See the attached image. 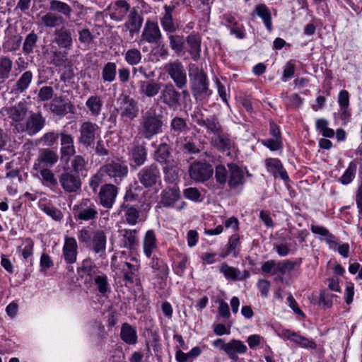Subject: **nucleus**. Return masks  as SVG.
Returning <instances> with one entry per match:
<instances>
[{
	"mask_svg": "<svg viewBox=\"0 0 362 362\" xmlns=\"http://www.w3.org/2000/svg\"><path fill=\"white\" fill-rule=\"evenodd\" d=\"M356 170L357 164L354 161L351 162L344 174L339 178V182L344 185L351 183L356 176Z\"/></svg>",
	"mask_w": 362,
	"mask_h": 362,
	"instance_id": "56",
	"label": "nucleus"
},
{
	"mask_svg": "<svg viewBox=\"0 0 362 362\" xmlns=\"http://www.w3.org/2000/svg\"><path fill=\"white\" fill-rule=\"evenodd\" d=\"M86 163V160L82 156H75L71 160V166L72 168L71 172L78 175L79 173L82 172L85 169Z\"/></svg>",
	"mask_w": 362,
	"mask_h": 362,
	"instance_id": "63",
	"label": "nucleus"
},
{
	"mask_svg": "<svg viewBox=\"0 0 362 362\" xmlns=\"http://www.w3.org/2000/svg\"><path fill=\"white\" fill-rule=\"evenodd\" d=\"M27 112V105L23 102H20L7 110L8 117L11 119V124L16 132H18V125L23 124V121L26 117Z\"/></svg>",
	"mask_w": 362,
	"mask_h": 362,
	"instance_id": "20",
	"label": "nucleus"
},
{
	"mask_svg": "<svg viewBox=\"0 0 362 362\" xmlns=\"http://www.w3.org/2000/svg\"><path fill=\"white\" fill-rule=\"evenodd\" d=\"M92 281L101 295L105 296L107 292L110 291V286L106 274L98 272L97 275L93 276Z\"/></svg>",
	"mask_w": 362,
	"mask_h": 362,
	"instance_id": "51",
	"label": "nucleus"
},
{
	"mask_svg": "<svg viewBox=\"0 0 362 362\" xmlns=\"http://www.w3.org/2000/svg\"><path fill=\"white\" fill-rule=\"evenodd\" d=\"M45 118L40 112H31L26 122L18 125V133L25 132L29 136H34L45 125Z\"/></svg>",
	"mask_w": 362,
	"mask_h": 362,
	"instance_id": "7",
	"label": "nucleus"
},
{
	"mask_svg": "<svg viewBox=\"0 0 362 362\" xmlns=\"http://www.w3.org/2000/svg\"><path fill=\"white\" fill-rule=\"evenodd\" d=\"M65 19L61 15L54 12H47L41 17V23L47 28H57L65 23Z\"/></svg>",
	"mask_w": 362,
	"mask_h": 362,
	"instance_id": "39",
	"label": "nucleus"
},
{
	"mask_svg": "<svg viewBox=\"0 0 362 362\" xmlns=\"http://www.w3.org/2000/svg\"><path fill=\"white\" fill-rule=\"evenodd\" d=\"M151 259L150 262L151 267L156 272L157 276L161 280H165L168 275V267L165 262L158 257L153 255L150 258Z\"/></svg>",
	"mask_w": 362,
	"mask_h": 362,
	"instance_id": "36",
	"label": "nucleus"
},
{
	"mask_svg": "<svg viewBox=\"0 0 362 362\" xmlns=\"http://www.w3.org/2000/svg\"><path fill=\"white\" fill-rule=\"evenodd\" d=\"M130 8L127 2L123 0H118L109 5L107 11L112 20L122 21L126 16Z\"/></svg>",
	"mask_w": 362,
	"mask_h": 362,
	"instance_id": "23",
	"label": "nucleus"
},
{
	"mask_svg": "<svg viewBox=\"0 0 362 362\" xmlns=\"http://www.w3.org/2000/svg\"><path fill=\"white\" fill-rule=\"evenodd\" d=\"M189 174L193 180L203 182L212 176L213 169L210 165L198 162L191 165Z\"/></svg>",
	"mask_w": 362,
	"mask_h": 362,
	"instance_id": "17",
	"label": "nucleus"
},
{
	"mask_svg": "<svg viewBox=\"0 0 362 362\" xmlns=\"http://www.w3.org/2000/svg\"><path fill=\"white\" fill-rule=\"evenodd\" d=\"M229 175L228 185L230 189H235L244 184L243 170L235 163H228Z\"/></svg>",
	"mask_w": 362,
	"mask_h": 362,
	"instance_id": "28",
	"label": "nucleus"
},
{
	"mask_svg": "<svg viewBox=\"0 0 362 362\" xmlns=\"http://www.w3.org/2000/svg\"><path fill=\"white\" fill-rule=\"evenodd\" d=\"M59 184L63 190L69 194H78L81 189V180L79 175L71 171L64 170L59 176Z\"/></svg>",
	"mask_w": 362,
	"mask_h": 362,
	"instance_id": "9",
	"label": "nucleus"
},
{
	"mask_svg": "<svg viewBox=\"0 0 362 362\" xmlns=\"http://www.w3.org/2000/svg\"><path fill=\"white\" fill-rule=\"evenodd\" d=\"M78 141L86 147L92 146L95 139L100 136L99 126L90 121L83 122L79 129Z\"/></svg>",
	"mask_w": 362,
	"mask_h": 362,
	"instance_id": "6",
	"label": "nucleus"
},
{
	"mask_svg": "<svg viewBox=\"0 0 362 362\" xmlns=\"http://www.w3.org/2000/svg\"><path fill=\"white\" fill-rule=\"evenodd\" d=\"M78 255V244L74 237H64V243L62 248V257L69 264L76 262Z\"/></svg>",
	"mask_w": 362,
	"mask_h": 362,
	"instance_id": "22",
	"label": "nucleus"
},
{
	"mask_svg": "<svg viewBox=\"0 0 362 362\" xmlns=\"http://www.w3.org/2000/svg\"><path fill=\"white\" fill-rule=\"evenodd\" d=\"M86 112L91 117H98L103 107L102 97L98 95H93L88 98L86 102Z\"/></svg>",
	"mask_w": 362,
	"mask_h": 362,
	"instance_id": "32",
	"label": "nucleus"
},
{
	"mask_svg": "<svg viewBox=\"0 0 362 362\" xmlns=\"http://www.w3.org/2000/svg\"><path fill=\"white\" fill-rule=\"evenodd\" d=\"M12 67L13 62L9 57H0V83H4L9 78Z\"/></svg>",
	"mask_w": 362,
	"mask_h": 362,
	"instance_id": "52",
	"label": "nucleus"
},
{
	"mask_svg": "<svg viewBox=\"0 0 362 362\" xmlns=\"http://www.w3.org/2000/svg\"><path fill=\"white\" fill-rule=\"evenodd\" d=\"M163 116L157 115L155 110L150 109L145 112L140 122L138 133L148 140L162 132Z\"/></svg>",
	"mask_w": 362,
	"mask_h": 362,
	"instance_id": "1",
	"label": "nucleus"
},
{
	"mask_svg": "<svg viewBox=\"0 0 362 362\" xmlns=\"http://www.w3.org/2000/svg\"><path fill=\"white\" fill-rule=\"evenodd\" d=\"M170 132L175 136H178L188 129L186 119L180 117H175L170 121Z\"/></svg>",
	"mask_w": 362,
	"mask_h": 362,
	"instance_id": "53",
	"label": "nucleus"
},
{
	"mask_svg": "<svg viewBox=\"0 0 362 362\" xmlns=\"http://www.w3.org/2000/svg\"><path fill=\"white\" fill-rule=\"evenodd\" d=\"M302 263L301 258H297L295 260L284 259L283 261L278 262L277 271L273 272L274 274L280 273L282 275L286 274L292 272L296 266H299Z\"/></svg>",
	"mask_w": 362,
	"mask_h": 362,
	"instance_id": "50",
	"label": "nucleus"
},
{
	"mask_svg": "<svg viewBox=\"0 0 362 362\" xmlns=\"http://www.w3.org/2000/svg\"><path fill=\"white\" fill-rule=\"evenodd\" d=\"M137 177L144 187L148 188L160 182V173L156 165H151L141 168Z\"/></svg>",
	"mask_w": 362,
	"mask_h": 362,
	"instance_id": "12",
	"label": "nucleus"
},
{
	"mask_svg": "<svg viewBox=\"0 0 362 362\" xmlns=\"http://www.w3.org/2000/svg\"><path fill=\"white\" fill-rule=\"evenodd\" d=\"M38 36L34 32L30 33L25 37L23 45V52L25 54L33 53L34 48L36 47Z\"/></svg>",
	"mask_w": 362,
	"mask_h": 362,
	"instance_id": "59",
	"label": "nucleus"
},
{
	"mask_svg": "<svg viewBox=\"0 0 362 362\" xmlns=\"http://www.w3.org/2000/svg\"><path fill=\"white\" fill-rule=\"evenodd\" d=\"M212 144L218 151L226 153L228 156H231L237 151L235 141L223 130L212 139Z\"/></svg>",
	"mask_w": 362,
	"mask_h": 362,
	"instance_id": "13",
	"label": "nucleus"
},
{
	"mask_svg": "<svg viewBox=\"0 0 362 362\" xmlns=\"http://www.w3.org/2000/svg\"><path fill=\"white\" fill-rule=\"evenodd\" d=\"M163 86V83L155 80L139 82V93L146 98H153L160 93Z\"/></svg>",
	"mask_w": 362,
	"mask_h": 362,
	"instance_id": "27",
	"label": "nucleus"
},
{
	"mask_svg": "<svg viewBox=\"0 0 362 362\" xmlns=\"http://www.w3.org/2000/svg\"><path fill=\"white\" fill-rule=\"evenodd\" d=\"M189 75H193L196 81V83L194 88L195 94L201 97L209 96L211 92L209 91L206 77L204 72L200 71L197 66L194 65L192 69L189 71Z\"/></svg>",
	"mask_w": 362,
	"mask_h": 362,
	"instance_id": "19",
	"label": "nucleus"
},
{
	"mask_svg": "<svg viewBox=\"0 0 362 362\" xmlns=\"http://www.w3.org/2000/svg\"><path fill=\"white\" fill-rule=\"evenodd\" d=\"M49 9L53 12H57L66 18H69L72 13L71 7L66 2L59 0H49Z\"/></svg>",
	"mask_w": 362,
	"mask_h": 362,
	"instance_id": "47",
	"label": "nucleus"
},
{
	"mask_svg": "<svg viewBox=\"0 0 362 362\" xmlns=\"http://www.w3.org/2000/svg\"><path fill=\"white\" fill-rule=\"evenodd\" d=\"M170 147L162 141L155 153L156 160L160 163H166L170 157Z\"/></svg>",
	"mask_w": 362,
	"mask_h": 362,
	"instance_id": "54",
	"label": "nucleus"
},
{
	"mask_svg": "<svg viewBox=\"0 0 362 362\" xmlns=\"http://www.w3.org/2000/svg\"><path fill=\"white\" fill-rule=\"evenodd\" d=\"M220 272L223 274L224 277L230 281L243 280L249 276V273L245 271V276L240 275V272L235 267H230L226 263H223L219 268Z\"/></svg>",
	"mask_w": 362,
	"mask_h": 362,
	"instance_id": "37",
	"label": "nucleus"
},
{
	"mask_svg": "<svg viewBox=\"0 0 362 362\" xmlns=\"http://www.w3.org/2000/svg\"><path fill=\"white\" fill-rule=\"evenodd\" d=\"M33 80V73L30 71H25L16 83V91L23 93L27 90Z\"/></svg>",
	"mask_w": 362,
	"mask_h": 362,
	"instance_id": "55",
	"label": "nucleus"
},
{
	"mask_svg": "<svg viewBox=\"0 0 362 362\" xmlns=\"http://www.w3.org/2000/svg\"><path fill=\"white\" fill-rule=\"evenodd\" d=\"M310 229L312 233L314 234L322 236L320 240L322 241H325L327 243L329 249L332 250H337V247L339 243V241L338 238L332 233H331L327 228L318 225H312Z\"/></svg>",
	"mask_w": 362,
	"mask_h": 362,
	"instance_id": "25",
	"label": "nucleus"
},
{
	"mask_svg": "<svg viewBox=\"0 0 362 362\" xmlns=\"http://www.w3.org/2000/svg\"><path fill=\"white\" fill-rule=\"evenodd\" d=\"M57 151L50 148H43L40 151L37 158L35 160L33 168H49L58 161Z\"/></svg>",
	"mask_w": 362,
	"mask_h": 362,
	"instance_id": "16",
	"label": "nucleus"
},
{
	"mask_svg": "<svg viewBox=\"0 0 362 362\" xmlns=\"http://www.w3.org/2000/svg\"><path fill=\"white\" fill-rule=\"evenodd\" d=\"M228 173L229 170L228 171L224 165H218L216 167L215 170V178L216 182L221 185H224L228 182Z\"/></svg>",
	"mask_w": 362,
	"mask_h": 362,
	"instance_id": "64",
	"label": "nucleus"
},
{
	"mask_svg": "<svg viewBox=\"0 0 362 362\" xmlns=\"http://www.w3.org/2000/svg\"><path fill=\"white\" fill-rule=\"evenodd\" d=\"M158 100L170 109L177 110L181 106V93L171 83L163 84Z\"/></svg>",
	"mask_w": 362,
	"mask_h": 362,
	"instance_id": "4",
	"label": "nucleus"
},
{
	"mask_svg": "<svg viewBox=\"0 0 362 362\" xmlns=\"http://www.w3.org/2000/svg\"><path fill=\"white\" fill-rule=\"evenodd\" d=\"M168 38L171 49L177 54L182 52L185 44L183 36L170 34Z\"/></svg>",
	"mask_w": 362,
	"mask_h": 362,
	"instance_id": "61",
	"label": "nucleus"
},
{
	"mask_svg": "<svg viewBox=\"0 0 362 362\" xmlns=\"http://www.w3.org/2000/svg\"><path fill=\"white\" fill-rule=\"evenodd\" d=\"M163 69L177 88L183 89L187 83V71L182 63L177 59L164 64Z\"/></svg>",
	"mask_w": 362,
	"mask_h": 362,
	"instance_id": "2",
	"label": "nucleus"
},
{
	"mask_svg": "<svg viewBox=\"0 0 362 362\" xmlns=\"http://www.w3.org/2000/svg\"><path fill=\"white\" fill-rule=\"evenodd\" d=\"M140 231L139 228L134 229L119 228L118 233V242L121 248L129 250H134L139 246L138 234Z\"/></svg>",
	"mask_w": 362,
	"mask_h": 362,
	"instance_id": "10",
	"label": "nucleus"
},
{
	"mask_svg": "<svg viewBox=\"0 0 362 362\" xmlns=\"http://www.w3.org/2000/svg\"><path fill=\"white\" fill-rule=\"evenodd\" d=\"M92 247L97 254H103L106 250V235L103 230H96L93 236Z\"/></svg>",
	"mask_w": 362,
	"mask_h": 362,
	"instance_id": "40",
	"label": "nucleus"
},
{
	"mask_svg": "<svg viewBox=\"0 0 362 362\" xmlns=\"http://www.w3.org/2000/svg\"><path fill=\"white\" fill-rule=\"evenodd\" d=\"M279 336L284 340H289L297 346L307 349H315L317 344L312 339L302 336L299 332H296L289 329H283L279 333Z\"/></svg>",
	"mask_w": 362,
	"mask_h": 362,
	"instance_id": "11",
	"label": "nucleus"
},
{
	"mask_svg": "<svg viewBox=\"0 0 362 362\" xmlns=\"http://www.w3.org/2000/svg\"><path fill=\"white\" fill-rule=\"evenodd\" d=\"M117 74V66L114 62H107L102 70V78L105 82H112L115 81Z\"/></svg>",
	"mask_w": 362,
	"mask_h": 362,
	"instance_id": "57",
	"label": "nucleus"
},
{
	"mask_svg": "<svg viewBox=\"0 0 362 362\" xmlns=\"http://www.w3.org/2000/svg\"><path fill=\"white\" fill-rule=\"evenodd\" d=\"M61 160L68 163L76 153L74 136L66 131H60Z\"/></svg>",
	"mask_w": 362,
	"mask_h": 362,
	"instance_id": "15",
	"label": "nucleus"
},
{
	"mask_svg": "<svg viewBox=\"0 0 362 362\" xmlns=\"http://www.w3.org/2000/svg\"><path fill=\"white\" fill-rule=\"evenodd\" d=\"M142 18L137 13L136 11H132L129 16L127 21L124 23V27L133 35L134 33H138L142 25Z\"/></svg>",
	"mask_w": 362,
	"mask_h": 362,
	"instance_id": "49",
	"label": "nucleus"
},
{
	"mask_svg": "<svg viewBox=\"0 0 362 362\" xmlns=\"http://www.w3.org/2000/svg\"><path fill=\"white\" fill-rule=\"evenodd\" d=\"M162 38V34L157 23L147 21L144 27L140 44L144 41L150 44H158Z\"/></svg>",
	"mask_w": 362,
	"mask_h": 362,
	"instance_id": "18",
	"label": "nucleus"
},
{
	"mask_svg": "<svg viewBox=\"0 0 362 362\" xmlns=\"http://www.w3.org/2000/svg\"><path fill=\"white\" fill-rule=\"evenodd\" d=\"M117 112L124 119L133 120L139 112L137 101L127 95H121L117 99Z\"/></svg>",
	"mask_w": 362,
	"mask_h": 362,
	"instance_id": "5",
	"label": "nucleus"
},
{
	"mask_svg": "<svg viewBox=\"0 0 362 362\" xmlns=\"http://www.w3.org/2000/svg\"><path fill=\"white\" fill-rule=\"evenodd\" d=\"M120 337L127 344H136L137 342L136 330L129 324L124 323L121 327Z\"/></svg>",
	"mask_w": 362,
	"mask_h": 362,
	"instance_id": "42",
	"label": "nucleus"
},
{
	"mask_svg": "<svg viewBox=\"0 0 362 362\" xmlns=\"http://www.w3.org/2000/svg\"><path fill=\"white\" fill-rule=\"evenodd\" d=\"M117 195V188L112 184L103 185L99 192L100 204L105 208L110 209L112 207Z\"/></svg>",
	"mask_w": 362,
	"mask_h": 362,
	"instance_id": "21",
	"label": "nucleus"
},
{
	"mask_svg": "<svg viewBox=\"0 0 362 362\" xmlns=\"http://www.w3.org/2000/svg\"><path fill=\"white\" fill-rule=\"evenodd\" d=\"M147 158V151L144 146L141 144H135L130 151V159L136 165H142Z\"/></svg>",
	"mask_w": 362,
	"mask_h": 362,
	"instance_id": "41",
	"label": "nucleus"
},
{
	"mask_svg": "<svg viewBox=\"0 0 362 362\" xmlns=\"http://www.w3.org/2000/svg\"><path fill=\"white\" fill-rule=\"evenodd\" d=\"M180 198V190L176 187L166 189L161 194V202L165 206L168 207L173 206Z\"/></svg>",
	"mask_w": 362,
	"mask_h": 362,
	"instance_id": "35",
	"label": "nucleus"
},
{
	"mask_svg": "<svg viewBox=\"0 0 362 362\" xmlns=\"http://www.w3.org/2000/svg\"><path fill=\"white\" fill-rule=\"evenodd\" d=\"M139 269L138 263L132 264L130 262H124L122 267L124 281L126 284H132L137 276V272Z\"/></svg>",
	"mask_w": 362,
	"mask_h": 362,
	"instance_id": "43",
	"label": "nucleus"
},
{
	"mask_svg": "<svg viewBox=\"0 0 362 362\" xmlns=\"http://www.w3.org/2000/svg\"><path fill=\"white\" fill-rule=\"evenodd\" d=\"M265 165L267 171L272 173L274 177H279L283 180H288L287 173L284 170L281 162L278 158H267L265 160Z\"/></svg>",
	"mask_w": 362,
	"mask_h": 362,
	"instance_id": "30",
	"label": "nucleus"
},
{
	"mask_svg": "<svg viewBox=\"0 0 362 362\" xmlns=\"http://www.w3.org/2000/svg\"><path fill=\"white\" fill-rule=\"evenodd\" d=\"M186 42L189 47V52L192 59L197 61L200 57L201 53V38L199 35L192 34L187 36Z\"/></svg>",
	"mask_w": 362,
	"mask_h": 362,
	"instance_id": "38",
	"label": "nucleus"
},
{
	"mask_svg": "<svg viewBox=\"0 0 362 362\" xmlns=\"http://www.w3.org/2000/svg\"><path fill=\"white\" fill-rule=\"evenodd\" d=\"M21 45V37L18 35L8 36L3 44V49L6 52H14L19 49Z\"/></svg>",
	"mask_w": 362,
	"mask_h": 362,
	"instance_id": "58",
	"label": "nucleus"
},
{
	"mask_svg": "<svg viewBox=\"0 0 362 362\" xmlns=\"http://www.w3.org/2000/svg\"><path fill=\"white\" fill-rule=\"evenodd\" d=\"M247 351V347L243 341L233 339L228 342L226 354L230 359L236 361L238 359V354H244Z\"/></svg>",
	"mask_w": 362,
	"mask_h": 362,
	"instance_id": "31",
	"label": "nucleus"
},
{
	"mask_svg": "<svg viewBox=\"0 0 362 362\" xmlns=\"http://www.w3.org/2000/svg\"><path fill=\"white\" fill-rule=\"evenodd\" d=\"M40 173L42 177V185L53 189L57 185V180L54 173L49 168H33Z\"/></svg>",
	"mask_w": 362,
	"mask_h": 362,
	"instance_id": "44",
	"label": "nucleus"
},
{
	"mask_svg": "<svg viewBox=\"0 0 362 362\" xmlns=\"http://www.w3.org/2000/svg\"><path fill=\"white\" fill-rule=\"evenodd\" d=\"M124 59L128 64L136 66L141 62L142 54L138 49H129L124 54Z\"/></svg>",
	"mask_w": 362,
	"mask_h": 362,
	"instance_id": "60",
	"label": "nucleus"
},
{
	"mask_svg": "<svg viewBox=\"0 0 362 362\" xmlns=\"http://www.w3.org/2000/svg\"><path fill=\"white\" fill-rule=\"evenodd\" d=\"M164 8L165 12L164 16L160 20V23L165 32L172 33L177 28V26L174 23L173 20L172 12L173 7L165 5Z\"/></svg>",
	"mask_w": 362,
	"mask_h": 362,
	"instance_id": "46",
	"label": "nucleus"
},
{
	"mask_svg": "<svg viewBox=\"0 0 362 362\" xmlns=\"http://www.w3.org/2000/svg\"><path fill=\"white\" fill-rule=\"evenodd\" d=\"M39 208L47 216L56 221H62L64 214L62 211L54 206L51 203H43L41 200L38 203Z\"/></svg>",
	"mask_w": 362,
	"mask_h": 362,
	"instance_id": "48",
	"label": "nucleus"
},
{
	"mask_svg": "<svg viewBox=\"0 0 362 362\" xmlns=\"http://www.w3.org/2000/svg\"><path fill=\"white\" fill-rule=\"evenodd\" d=\"M100 172L119 184L127 175L128 168L119 160H113L101 167Z\"/></svg>",
	"mask_w": 362,
	"mask_h": 362,
	"instance_id": "8",
	"label": "nucleus"
},
{
	"mask_svg": "<svg viewBox=\"0 0 362 362\" xmlns=\"http://www.w3.org/2000/svg\"><path fill=\"white\" fill-rule=\"evenodd\" d=\"M142 249L144 255L151 258L158 249V240L153 229L148 230L142 238Z\"/></svg>",
	"mask_w": 362,
	"mask_h": 362,
	"instance_id": "26",
	"label": "nucleus"
},
{
	"mask_svg": "<svg viewBox=\"0 0 362 362\" xmlns=\"http://www.w3.org/2000/svg\"><path fill=\"white\" fill-rule=\"evenodd\" d=\"M54 42L62 48L70 49L73 45L72 32L62 26L54 31Z\"/></svg>",
	"mask_w": 362,
	"mask_h": 362,
	"instance_id": "29",
	"label": "nucleus"
},
{
	"mask_svg": "<svg viewBox=\"0 0 362 362\" xmlns=\"http://www.w3.org/2000/svg\"><path fill=\"white\" fill-rule=\"evenodd\" d=\"M93 234L92 229L88 226H84L77 231V237L79 242L86 246L91 245V238Z\"/></svg>",
	"mask_w": 362,
	"mask_h": 362,
	"instance_id": "62",
	"label": "nucleus"
},
{
	"mask_svg": "<svg viewBox=\"0 0 362 362\" xmlns=\"http://www.w3.org/2000/svg\"><path fill=\"white\" fill-rule=\"evenodd\" d=\"M251 15L252 16H257L258 17H259L262 19L266 29L269 32H272L273 29L272 13L269 8L265 4H257L255 7V9L252 12Z\"/></svg>",
	"mask_w": 362,
	"mask_h": 362,
	"instance_id": "33",
	"label": "nucleus"
},
{
	"mask_svg": "<svg viewBox=\"0 0 362 362\" xmlns=\"http://www.w3.org/2000/svg\"><path fill=\"white\" fill-rule=\"evenodd\" d=\"M192 119L199 126L205 127L207 134H214V136L223 130L218 119L215 115L204 118L201 112H194Z\"/></svg>",
	"mask_w": 362,
	"mask_h": 362,
	"instance_id": "14",
	"label": "nucleus"
},
{
	"mask_svg": "<svg viewBox=\"0 0 362 362\" xmlns=\"http://www.w3.org/2000/svg\"><path fill=\"white\" fill-rule=\"evenodd\" d=\"M339 109L338 114L343 124H347L351 118V112L349 107V93L346 90H341L338 95Z\"/></svg>",
	"mask_w": 362,
	"mask_h": 362,
	"instance_id": "24",
	"label": "nucleus"
},
{
	"mask_svg": "<svg viewBox=\"0 0 362 362\" xmlns=\"http://www.w3.org/2000/svg\"><path fill=\"white\" fill-rule=\"evenodd\" d=\"M73 214L76 221H94L98 216V207L90 199H82L74 206Z\"/></svg>",
	"mask_w": 362,
	"mask_h": 362,
	"instance_id": "3",
	"label": "nucleus"
},
{
	"mask_svg": "<svg viewBox=\"0 0 362 362\" xmlns=\"http://www.w3.org/2000/svg\"><path fill=\"white\" fill-rule=\"evenodd\" d=\"M240 238L237 233L233 234L228 242L226 251L221 255L222 258H226L228 255L236 257L239 253V247L240 246Z\"/></svg>",
	"mask_w": 362,
	"mask_h": 362,
	"instance_id": "45",
	"label": "nucleus"
},
{
	"mask_svg": "<svg viewBox=\"0 0 362 362\" xmlns=\"http://www.w3.org/2000/svg\"><path fill=\"white\" fill-rule=\"evenodd\" d=\"M124 211L123 218L124 222L130 226H135L139 222L145 221V218L139 215V211L134 206H122Z\"/></svg>",
	"mask_w": 362,
	"mask_h": 362,
	"instance_id": "34",
	"label": "nucleus"
}]
</instances>
